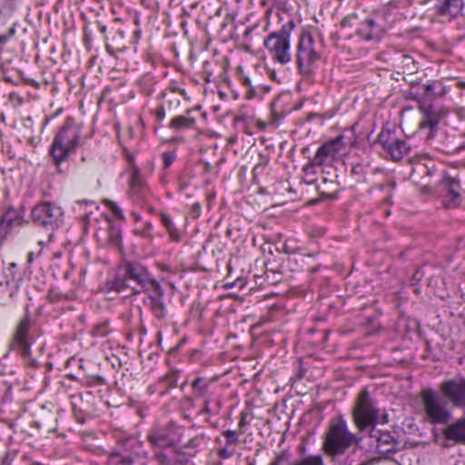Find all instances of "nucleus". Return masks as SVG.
<instances>
[{"label":"nucleus","instance_id":"nucleus-1","mask_svg":"<svg viewBox=\"0 0 465 465\" xmlns=\"http://www.w3.org/2000/svg\"><path fill=\"white\" fill-rule=\"evenodd\" d=\"M123 270L124 272V276L116 278L114 282V289L117 292L129 288L134 294L153 292L157 295L163 296V290L162 286L156 280L150 278L147 269L142 264L127 262Z\"/></svg>","mask_w":465,"mask_h":465},{"label":"nucleus","instance_id":"nucleus-2","mask_svg":"<svg viewBox=\"0 0 465 465\" xmlns=\"http://www.w3.org/2000/svg\"><path fill=\"white\" fill-rule=\"evenodd\" d=\"M361 439L351 432L341 417L331 420L324 433L322 450L332 459L343 455L351 446L359 445Z\"/></svg>","mask_w":465,"mask_h":465},{"label":"nucleus","instance_id":"nucleus-3","mask_svg":"<svg viewBox=\"0 0 465 465\" xmlns=\"http://www.w3.org/2000/svg\"><path fill=\"white\" fill-rule=\"evenodd\" d=\"M294 27V21L289 20L264 39L263 45L274 62L286 64L292 60L290 36Z\"/></svg>","mask_w":465,"mask_h":465},{"label":"nucleus","instance_id":"nucleus-4","mask_svg":"<svg viewBox=\"0 0 465 465\" xmlns=\"http://www.w3.org/2000/svg\"><path fill=\"white\" fill-rule=\"evenodd\" d=\"M380 409L371 399L367 388H363L356 396L352 407V420L360 431L376 426L378 423Z\"/></svg>","mask_w":465,"mask_h":465},{"label":"nucleus","instance_id":"nucleus-5","mask_svg":"<svg viewBox=\"0 0 465 465\" xmlns=\"http://www.w3.org/2000/svg\"><path fill=\"white\" fill-rule=\"evenodd\" d=\"M420 398L426 421L430 424H447L449 422L451 414L433 389H422L420 392Z\"/></svg>","mask_w":465,"mask_h":465},{"label":"nucleus","instance_id":"nucleus-6","mask_svg":"<svg viewBox=\"0 0 465 465\" xmlns=\"http://www.w3.org/2000/svg\"><path fill=\"white\" fill-rule=\"evenodd\" d=\"M321 58L320 53L315 48L312 35L308 30H303L299 37L296 52L297 68L302 74H310L313 65Z\"/></svg>","mask_w":465,"mask_h":465},{"label":"nucleus","instance_id":"nucleus-7","mask_svg":"<svg viewBox=\"0 0 465 465\" xmlns=\"http://www.w3.org/2000/svg\"><path fill=\"white\" fill-rule=\"evenodd\" d=\"M32 319L28 312V306L25 308V314L20 319L15 326L11 348L17 351L25 359L30 355V347L34 341V335L31 331Z\"/></svg>","mask_w":465,"mask_h":465},{"label":"nucleus","instance_id":"nucleus-8","mask_svg":"<svg viewBox=\"0 0 465 465\" xmlns=\"http://www.w3.org/2000/svg\"><path fill=\"white\" fill-rule=\"evenodd\" d=\"M441 395L455 408L465 409V377L455 376L443 381L440 386Z\"/></svg>","mask_w":465,"mask_h":465},{"label":"nucleus","instance_id":"nucleus-9","mask_svg":"<svg viewBox=\"0 0 465 465\" xmlns=\"http://www.w3.org/2000/svg\"><path fill=\"white\" fill-rule=\"evenodd\" d=\"M370 438L376 452L383 457L388 458L401 450V442L389 430H378L373 426L370 430Z\"/></svg>","mask_w":465,"mask_h":465},{"label":"nucleus","instance_id":"nucleus-10","mask_svg":"<svg viewBox=\"0 0 465 465\" xmlns=\"http://www.w3.org/2000/svg\"><path fill=\"white\" fill-rule=\"evenodd\" d=\"M377 143L393 161L402 159L411 150L404 140L398 139L390 129H382L377 137Z\"/></svg>","mask_w":465,"mask_h":465},{"label":"nucleus","instance_id":"nucleus-11","mask_svg":"<svg viewBox=\"0 0 465 465\" xmlns=\"http://www.w3.org/2000/svg\"><path fill=\"white\" fill-rule=\"evenodd\" d=\"M420 103V111L422 114V118L419 123V129L429 128L426 139L431 140L435 136L440 122L446 117L447 111L443 108L435 107L430 104Z\"/></svg>","mask_w":465,"mask_h":465},{"label":"nucleus","instance_id":"nucleus-12","mask_svg":"<svg viewBox=\"0 0 465 465\" xmlns=\"http://www.w3.org/2000/svg\"><path fill=\"white\" fill-rule=\"evenodd\" d=\"M80 138L77 125L70 122L60 129V163L74 151Z\"/></svg>","mask_w":465,"mask_h":465},{"label":"nucleus","instance_id":"nucleus-13","mask_svg":"<svg viewBox=\"0 0 465 465\" xmlns=\"http://www.w3.org/2000/svg\"><path fill=\"white\" fill-rule=\"evenodd\" d=\"M343 147L342 136L340 135L335 139L328 141L319 147L314 157L315 164L322 165L327 161L336 158L337 154Z\"/></svg>","mask_w":465,"mask_h":465},{"label":"nucleus","instance_id":"nucleus-14","mask_svg":"<svg viewBox=\"0 0 465 465\" xmlns=\"http://www.w3.org/2000/svg\"><path fill=\"white\" fill-rule=\"evenodd\" d=\"M55 210V206L50 203L37 204L32 209V220L35 223L44 227L53 225L57 220Z\"/></svg>","mask_w":465,"mask_h":465},{"label":"nucleus","instance_id":"nucleus-15","mask_svg":"<svg viewBox=\"0 0 465 465\" xmlns=\"http://www.w3.org/2000/svg\"><path fill=\"white\" fill-rule=\"evenodd\" d=\"M409 161L413 166L411 176L414 180L430 178L437 171L435 164L430 159L424 156H413L410 158Z\"/></svg>","mask_w":465,"mask_h":465},{"label":"nucleus","instance_id":"nucleus-16","mask_svg":"<svg viewBox=\"0 0 465 465\" xmlns=\"http://www.w3.org/2000/svg\"><path fill=\"white\" fill-rule=\"evenodd\" d=\"M25 223L24 216L15 208L9 207L0 219V237L6 239L11 231Z\"/></svg>","mask_w":465,"mask_h":465},{"label":"nucleus","instance_id":"nucleus-17","mask_svg":"<svg viewBox=\"0 0 465 465\" xmlns=\"http://www.w3.org/2000/svg\"><path fill=\"white\" fill-rule=\"evenodd\" d=\"M463 7V0H443L436 5L435 15L447 16L449 19L455 18L461 15Z\"/></svg>","mask_w":465,"mask_h":465},{"label":"nucleus","instance_id":"nucleus-18","mask_svg":"<svg viewBox=\"0 0 465 465\" xmlns=\"http://www.w3.org/2000/svg\"><path fill=\"white\" fill-rule=\"evenodd\" d=\"M444 437L455 443L465 444V418L457 420L443 430Z\"/></svg>","mask_w":465,"mask_h":465},{"label":"nucleus","instance_id":"nucleus-19","mask_svg":"<svg viewBox=\"0 0 465 465\" xmlns=\"http://www.w3.org/2000/svg\"><path fill=\"white\" fill-rule=\"evenodd\" d=\"M148 441L154 447L165 449L173 447L174 439L166 429H159L150 433L147 437Z\"/></svg>","mask_w":465,"mask_h":465},{"label":"nucleus","instance_id":"nucleus-20","mask_svg":"<svg viewBox=\"0 0 465 465\" xmlns=\"http://www.w3.org/2000/svg\"><path fill=\"white\" fill-rule=\"evenodd\" d=\"M449 88L448 86L443 83V81H433L431 83H429L424 85L423 88V100L424 101H431L433 99H436L438 97L444 96Z\"/></svg>","mask_w":465,"mask_h":465},{"label":"nucleus","instance_id":"nucleus-21","mask_svg":"<svg viewBox=\"0 0 465 465\" xmlns=\"http://www.w3.org/2000/svg\"><path fill=\"white\" fill-rule=\"evenodd\" d=\"M395 66L399 73L412 74L418 71V64L409 54H399L394 59Z\"/></svg>","mask_w":465,"mask_h":465},{"label":"nucleus","instance_id":"nucleus-22","mask_svg":"<svg viewBox=\"0 0 465 465\" xmlns=\"http://www.w3.org/2000/svg\"><path fill=\"white\" fill-rule=\"evenodd\" d=\"M317 190L322 198H336L340 191V183L336 179L329 180L323 177Z\"/></svg>","mask_w":465,"mask_h":465},{"label":"nucleus","instance_id":"nucleus-23","mask_svg":"<svg viewBox=\"0 0 465 465\" xmlns=\"http://www.w3.org/2000/svg\"><path fill=\"white\" fill-rule=\"evenodd\" d=\"M211 380L197 377L192 383L193 394L195 398H206L209 393Z\"/></svg>","mask_w":465,"mask_h":465},{"label":"nucleus","instance_id":"nucleus-24","mask_svg":"<svg viewBox=\"0 0 465 465\" xmlns=\"http://www.w3.org/2000/svg\"><path fill=\"white\" fill-rule=\"evenodd\" d=\"M446 193L445 199H448L449 204L456 205L460 198V186L459 182L449 179L445 183Z\"/></svg>","mask_w":465,"mask_h":465},{"label":"nucleus","instance_id":"nucleus-25","mask_svg":"<svg viewBox=\"0 0 465 465\" xmlns=\"http://www.w3.org/2000/svg\"><path fill=\"white\" fill-rule=\"evenodd\" d=\"M196 121L194 118L187 117L184 115H178L172 119L169 127L174 131L183 129H191L194 127Z\"/></svg>","mask_w":465,"mask_h":465},{"label":"nucleus","instance_id":"nucleus-26","mask_svg":"<svg viewBox=\"0 0 465 465\" xmlns=\"http://www.w3.org/2000/svg\"><path fill=\"white\" fill-rule=\"evenodd\" d=\"M178 372L175 371L168 372L164 375L158 382L161 386L162 391L159 392L161 395L165 394L169 389L173 388L177 385Z\"/></svg>","mask_w":465,"mask_h":465},{"label":"nucleus","instance_id":"nucleus-27","mask_svg":"<svg viewBox=\"0 0 465 465\" xmlns=\"http://www.w3.org/2000/svg\"><path fill=\"white\" fill-rule=\"evenodd\" d=\"M161 222L166 228L170 238L174 242H179L182 238L181 232L174 226L172 219L165 213H161Z\"/></svg>","mask_w":465,"mask_h":465},{"label":"nucleus","instance_id":"nucleus-28","mask_svg":"<svg viewBox=\"0 0 465 465\" xmlns=\"http://www.w3.org/2000/svg\"><path fill=\"white\" fill-rule=\"evenodd\" d=\"M172 457L173 458V465H187L193 453L186 452L185 449L172 448Z\"/></svg>","mask_w":465,"mask_h":465},{"label":"nucleus","instance_id":"nucleus-29","mask_svg":"<svg viewBox=\"0 0 465 465\" xmlns=\"http://www.w3.org/2000/svg\"><path fill=\"white\" fill-rule=\"evenodd\" d=\"M316 166L319 164L314 163V160L311 159L310 162L304 165L303 171V182L307 184H313L316 181Z\"/></svg>","mask_w":465,"mask_h":465},{"label":"nucleus","instance_id":"nucleus-30","mask_svg":"<svg viewBox=\"0 0 465 465\" xmlns=\"http://www.w3.org/2000/svg\"><path fill=\"white\" fill-rule=\"evenodd\" d=\"M131 192L133 194L145 196L146 188L143 185V182L138 171H134L131 180Z\"/></svg>","mask_w":465,"mask_h":465},{"label":"nucleus","instance_id":"nucleus-31","mask_svg":"<svg viewBox=\"0 0 465 465\" xmlns=\"http://www.w3.org/2000/svg\"><path fill=\"white\" fill-rule=\"evenodd\" d=\"M375 25V21L372 19H366L362 22L361 27L358 29V35L364 40L370 41L372 39V29Z\"/></svg>","mask_w":465,"mask_h":465},{"label":"nucleus","instance_id":"nucleus-32","mask_svg":"<svg viewBox=\"0 0 465 465\" xmlns=\"http://www.w3.org/2000/svg\"><path fill=\"white\" fill-rule=\"evenodd\" d=\"M152 311L158 320H163L166 316V308L163 302L160 299H152Z\"/></svg>","mask_w":465,"mask_h":465},{"label":"nucleus","instance_id":"nucleus-33","mask_svg":"<svg viewBox=\"0 0 465 465\" xmlns=\"http://www.w3.org/2000/svg\"><path fill=\"white\" fill-rule=\"evenodd\" d=\"M16 371L12 365H6L5 363L0 362V377L1 379L10 381L11 387L15 380Z\"/></svg>","mask_w":465,"mask_h":465},{"label":"nucleus","instance_id":"nucleus-34","mask_svg":"<svg viewBox=\"0 0 465 465\" xmlns=\"http://www.w3.org/2000/svg\"><path fill=\"white\" fill-rule=\"evenodd\" d=\"M11 381L0 378V404L10 399Z\"/></svg>","mask_w":465,"mask_h":465},{"label":"nucleus","instance_id":"nucleus-35","mask_svg":"<svg viewBox=\"0 0 465 465\" xmlns=\"http://www.w3.org/2000/svg\"><path fill=\"white\" fill-rule=\"evenodd\" d=\"M109 242L114 247H120L122 243V233L119 228L111 226L108 235Z\"/></svg>","mask_w":465,"mask_h":465},{"label":"nucleus","instance_id":"nucleus-36","mask_svg":"<svg viewBox=\"0 0 465 465\" xmlns=\"http://www.w3.org/2000/svg\"><path fill=\"white\" fill-rule=\"evenodd\" d=\"M155 458L163 465H173V458L172 457V450L169 452H165L163 450H156Z\"/></svg>","mask_w":465,"mask_h":465},{"label":"nucleus","instance_id":"nucleus-37","mask_svg":"<svg viewBox=\"0 0 465 465\" xmlns=\"http://www.w3.org/2000/svg\"><path fill=\"white\" fill-rule=\"evenodd\" d=\"M15 9L13 0H0V15L9 16Z\"/></svg>","mask_w":465,"mask_h":465},{"label":"nucleus","instance_id":"nucleus-38","mask_svg":"<svg viewBox=\"0 0 465 465\" xmlns=\"http://www.w3.org/2000/svg\"><path fill=\"white\" fill-rule=\"evenodd\" d=\"M152 228H153L152 223L146 222L143 228L135 229L134 233L139 236H142L145 239L153 240V234L151 233Z\"/></svg>","mask_w":465,"mask_h":465},{"label":"nucleus","instance_id":"nucleus-39","mask_svg":"<svg viewBox=\"0 0 465 465\" xmlns=\"http://www.w3.org/2000/svg\"><path fill=\"white\" fill-rule=\"evenodd\" d=\"M365 167L361 164H355L352 166L351 173L357 182L364 181Z\"/></svg>","mask_w":465,"mask_h":465},{"label":"nucleus","instance_id":"nucleus-40","mask_svg":"<svg viewBox=\"0 0 465 465\" xmlns=\"http://www.w3.org/2000/svg\"><path fill=\"white\" fill-rule=\"evenodd\" d=\"M242 84L247 88L246 96L251 99L255 94L254 87L252 85V80L246 75L241 76Z\"/></svg>","mask_w":465,"mask_h":465},{"label":"nucleus","instance_id":"nucleus-41","mask_svg":"<svg viewBox=\"0 0 465 465\" xmlns=\"http://www.w3.org/2000/svg\"><path fill=\"white\" fill-rule=\"evenodd\" d=\"M104 203L116 217L121 220H124V215L122 210L114 202L111 200H105Z\"/></svg>","mask_w":465,"mask_h":465},{"label":"nucleus","instance_id":"nucleus-42","mask_svg":"<svg viewBox=\"0 0 465 465\" xmlns=\"http://www.w3.org/2000/svg\"><path fill=\"white\" fill-rule=\"evenodd\" d=\"M226 439V445H232L238 443V434L234 430H227L223 432Z\"/></svg>","mask_w":465,"mask_h":465},{"label":"nucleus","instance_id":"nucleus-43","mask_svg":"<svg viewBox=\"0 0 465 465\" xmlns=\"http://www.w3.org/2000/svg\"><path fill=\"white\" fill-rule=\"evenodd\" d=\"M109 333V326L107 322L97 325L94 330V335L97 337H105Z\"/></svg>","mask_w":465,"mask_h":465},{"label":"nucleus","instance_id":"nucleus-44","mask_svg":"<svg viewBox=\"0 0 465 465\" xmlns=\"http://www.w3.org/2000/svg\"><path fill=\"white\" fill-rule=\"evenodd\" d=\"M58 147V134L54 135L51 149H50V154L54 160V164L58 165V155H56L55 151Z\"/></svg>","mask_w":465,"mask_h":465},{"label":"nucleus","instance_id":"nucleus-45","mask_svg":"<svg viewBox=\"0 0 465 465\" xmlns=\"http://www.w3.org/2000/svg\"><path fill=\"white\" fill-rule=\"evenodd\" d=\"M162 156L164 168H168L176 158L175 154L170 152H164Z\"/></svg>","mask_w":465,"mask_h":465},{"label":"nucleus","instance_id":"nucleus-46","mask_svg":"<svg viewBox=\"0 0 465 465\" xmlns=\"http://www.w3.org/2000/svg\"><path fill=\"white\" fill-rule=\"evenodd\" d=\"M289 455L287 451H282L269 465H281L282 461L288 460Z\"/></svg>","mask_w":465,"mask_h":465},{"label":"nucleus","instance_id":"nucleus-47","mask_svg":"<svg viewBox=\"0 0 465 465\" xmlns=\"http://www.w3.org/2000/svg\"><path fill=\"white\" fill-rule=\"evenodd\" d=\"M357 18V15L355 14H351L347 16H345L341 21V26L345 28V27H348V26H351L352 25V22Z\"/></svg>","mask_w":465,"mask_h":465},{"label":"nucleus","instance_id":"nucleus-48","mask_svg":"<svg viewBox=\"0 0 465 465\" xmlns=\"http://www.w3.org/2000/svg\"><path fill=\"white\" fill-rule=\"evenodd\" d=\"M15 34V24H13L12 26L9 28L7 35H0V44L6 43L9 39H11L14 35Z\"/></svg>","mask_w":465,"mask_h":465},{"label":"nucleus","instance_id":"nucleus-49","mask_svg":"<svg viewBox=\"0 0 465 465\" xmlns=\"http://www.w3.org/2000/svg\"><path fill=\"white\" fill-rule=\"evenodd\" d=\"M201 214V204L199 203H195L192 205L190 215L193 219H197Z\"/></svg>","mask_w":465,"mask_h":465},{"label":"nucleus","instance_id":"nucleus-50","mask_svg":"<svg viewBox=\"0 0 465 465\" xmlns=\"http://www.w3.org/2000/svg\"><path fill=\"white\" fill-rule=\"evenodd\" d=\"M47 299L51 303H55L58 301V292L51 289L47 294Z\"/></svg>","mask_w":465,"mask_h":465},{"label":"nucleus","instance_id":"nucleus-51","mask_svg":"<svg viewBox=\"0 0 465 465\" xmlns=\"http://www.w3.org/2000/svg\"><path fill=\"white\" fill-rule=\"evenodd\" d=\"M155 116L158 121H163L165 117V111L163 106H160L155 111Z\"/></svg>","mask_w":465,"mask_h":465},{"label":"nucleus","instance_id":"nucleus-52","mask_svg":"<svg viewBox=\"0 0 465 465\" xmlns=\"http://www.w3.org/2000/svg\"><path fill=\"white\" fill-rule=\"evenodd\" d=\"M218 455L223 459H229L232 455V453L229 451L226 448H223L219 450Z\"/></svg>","mask_w":465,"mask_h":465},{"label":"nucleus","instance_id":"nucleus-53","mask_svg":"<svg viewBox=\"0 0 465 465\" xmlns=\"http://www.w3.org/2000/svg\"><path fill=\"white\" fill-rule=\"evenodd\" d=\"M64 26L66 30L70 31L74 27V21L72 16L64 19Z\"/></svg>","mask_w":465,"mask_h":465},{"label":"nucleus","instance_id":"nucleus-54","mask_svg":"<svg viewBox=\"0 0 465 465\" xmlns=\"http://www.w3.org/2000/svg\"><path fill=\"white\" fill-rule=\"evenodd\" d=\"M209 404H210V400L209 399H205L204 401H203V408L202 410V413H205V414H210L211 413V410L209 408Z\"/></svg>","mask_w":465,"mask_h":465},{"label":"nucleus","instance_id":"nucleus-55","mask_svg":"<svg viewBox=\"0 0 465 465\" xmlns=\"http://www.w3.org/2000/svg\"><path fill=\"white\" fill-rule=\"evenodd\" d=\"M1 465H11L10 454L6 453L2 460Z\"/></svg>","mask_w":465,"mask_h":465},{"label":"nucleus","instance_id":"nucleus-56","mask_svg":"<svg viewBox=\"0 0 465 465\" xmlns=\"http://www.w3.org/2000/svg\"><path fill=\"white\" fill-rule=\"evenodd\" d=\"M273 5L279 6V7H282L286 5L287 3V0H272Z\"/></svg>","mask_w":465,"mask_h":465},{"label":"nucleus","instance_id":"nucleus-57","mask_svg":"<svg viewBox=\"0 0 465 465\" xmlns=\"http://www.w3.org/2000/svg\"><path fill=\"white\" fill-rule=\"evenodd\" d=\"M26 361V364L32 366V367H37L38 366V362L35 361V360H33V359H28V360H25Z\"/></svg>","mask_w":465,"mask_h":465},{"label":"nucleus","instance_id":"nucleus-58","mask_svg":"<svg viewBox=\"0 0 465 465\" xmlns=\"http://www.w3.org/2000/svg\"><path fill=\"white\" fill-rule=\"evenodd\" d=\"M156 387H160V386L158 385V383H157L156 385H151V386H149V387H148V392H149L150 394H153L154 392H156V391H157Z\"/></svg>","mask_w":465,"mask_h":465},{"label":"nucleus","instance_id":"nucleus-59","mask_svg":"<svg viewBox=\"0 0 465 465\" xmlns=\"http://www.w3.org/2000/svg\"><path fill=\"white\" fill-rule=\"evenodd\" d=\"M195 441H196V439L190 440L188 444L186 446H184L183 449H187L189 447H193V448L196 447Z\"/></svg>","mask_w":465,"mask_h":465},{"label":"nucleus","instance_id":"nucleus-60","mask_svg":"<svg viewBox=\"0 0 465 465\" xmlns=\"http://www.w3.org/2000/svg\"><path fill=\"white\" fill-rule=\"evenodd\" d=\"M115 34L118 35L119 40H122L124 37V31L120 29L115 30Z\"/></svg>","mask_w":465,"mask_h":465},{"label":"nucleus","instance_id":"nucleus-61","mask_svg":"<svg viewBox=\"0 0 465 465\" xmlns=\"http://www.w3.org/2000/svg\"><path fill=\"white\" fill-rule=\"evenodd\" d=\"M16 268V263L15 262H12L10 263L7 271L10 272L11 275H13V270Z\"/></svg>","mask_w":465,"mask_h":465},{"label":"nucleus","instance_id":"nucleus-62","mask_svg":"<svg viewBox=\"0 0 465 465\" xmlns=\"http://www.w3.org/2000/svg\"><path fill=\"white\" fill-rule=\"evenodd\" d=\"M242 418H241V420L239 422V427H243L245 425V414L244 413H242Z\"/></svg>","mask_w":465,"mask_h":465},{"label":"nucleus","instance_id":"nucleus-63","mask_svg":"<svg viewBox=\"0 0 465 465\" xmlns=\"http://www.w3.org/2000/svg\"><path fill=\"white\" fill-rule=\"evenodd\" d=\"M386 186L389 187V190H392L395 188L396 183L394 182L390 181L387 182Z\"/></svg>","mask_w":465,"mask_h":465},{"label":"nucleus","instance_id":"nucleus-64","mask_svg":"<svg viewBox=\"0 0 465 465\" xmlns=\"http://www.w3.org/2000/svg\"><path fill=\"white\" fill-rule=\"evenodd\" d=\"M456 86H457L458 88H460V89H464V88H465V82H463V81H459V82H457Z\"/></svg>","mask_w":465,"mask_h":465}]
</instances>
